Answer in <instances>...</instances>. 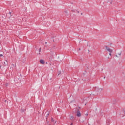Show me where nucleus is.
<instances>
[{"label": "nucleus", "instance_id": "11", "mask_svg": "<svg viewBox=\"0 0 125 125\" xmlns=\"http://www.w3.org/2000/svg\"><path fill=\"white\" fill-rule=\"evenodd\" d=\"M70 125H73V123H71V124H70Z\"/></svg>", "mask_w": 125, "mask_h": 125}, {"label": "nucleus", "instance_id": "2", "mask_svg": "<svg viewBox=\"0 0 125 125\" xmlns=\"http://www.w3.org/2000/svg\"><path fill=\"white\" fill-rule=\"evenodd\" d=\"M40 64H42V65H44V64H45V62H44V60H40Z\"/></svg>", "mask_w": 125, "mask_h": 125}, {"label": "nucleus", "instance_id": "7", "mask_svg": "<svg viewBox=\"0 0 125 125\" xmlns=\"http://www.w3.org/2000/svg\"><path fill=\"white\" fill-rule=\"evenodd\" d=\"M51 122H54V120L52 118H51Z\"/></svg>", "mask_w": 125, "mask_h": 125}, {"label": "nucleus", "instance_id": "13", "mask_svg": "<svg viewBox=\"0 0 125 125\" xmlns=\"http://www.w3.org/2000/svg\"><path fill=\"white\" fill-rule=\"evenodd\" d=\"M4 64H6V62H4Z\"/></svg>", "mask_w": 125, "mask_h": 125}, {"label": "nucleus", "instance_id": "4", "mask_svg": "<svg viewBox=\"0 0 125 125\" xmlns=\"http://www.w3.org/2000/svg\"><path fill=\"white\" fill-rule=\"evenodd\" d=\"M121 54H122V53L121 52H120L119 53H118L117 54V55H116L117 57L118 56H120Z\"/></svg>", "mask_w": 125, "mask_h": 125}, {"label": "nucleus", "instance_id": "5", "mask_svg": "<svg viewBox=\"0 0 125 125\" xmlns=\"http://www.w3.org/2000/svg\"><path fill=\"white\" fill-rule=\"evenodd\" d=\"M3 57V55L2 54H0V57Z\"/></svg>", "mask_w": 125, "mask_h": 125}, {"label": "nucleus", "instance_id": "1", "mask_svg": "<svg viewBox=\"0 0 125 125\" xmlns=\"http://www.w3.org/2000/svg\"><path fill=\"white\" fill-rule=\"evenodd\" d=\"M105 48L108 52H110V53H112V52H113V50L111 49L110 48H109L108 46H106Z\"/></svg>", "mask_w": 125, "mask_h": 125}, {"label": "nucleus", "instance_id": "12", "mask_svg": "<svg viewBox=\"0 0 125 125\" xmlns=\"http://www.w3.org/2000/svg\"><path fill=\"white\" fill-rule=\"evenodd\" d=\"M86 116H88V114H86Z\"/></svg>", "mask_w": 125, "mask_h": 125}, {"label": "nucleus", "instance_id": "3", "mask_svg": "<svg viewBox=\"0 0 125 125\" xmlns=\"http://www.w3.org/2000/svg\"><path fill=\"white\" fill-rule=\"evenodd\" d=\"M77 117H81V114L79 111H77Z\"/></svg>", "mask_w": 125, "mask_h": 125}, {"label": "nucleus", "instance_id": "14", "mask_svg": "<svg viewBox=\"0 0 125 125\" xmlns=\"http://www.w3.org/2000/svg\"><path fill=\"white\" fill-rule=\"evenodd\" d=\"M56 123V122H55V124Z\"/></svg>", "mask_w": 125, "mask_h": 125}, {"label": "nucleus", "instance_id": "9", "mask_svg": "<svg viewBox=\"0 0 125 125\" xmlns=\"http://www.w3.org/2000/svg\"><path fill=\"white\" fill-rule=\"evenodd\" d=\"M71 120H73V119H74V117L73 116H71Z\"/></svg>", "mask_w": 125, "mask_h": 125}, {"label": "nucleus", "instance_id": "10", "mask_svg": "<svg viewBox=\"0 0 125 125\" xmlns=\"http://www.w3.org/2000/svg\"><path fill=\"white\" fill-rule=\"evenodd\" d=\"M109 55L111 56V55H112V54H111V53H110Z\"/></svg>", "mask_w": 125, "mask_h": 125}, {"label": "nucleus", "instance_id": "8", "mask_svg": "<svg viewBox=\"0 0 125 125\" xmlns=\"http://www.w3.org/2000/svg\"><path fill=\"white\" fill-rule=\"evenodd\" d=\"M42 50V49L40 48H39V52H41V51Z\"/></svg>", "mask_w": 125, "mask_h": 125}, {"label": "nucleus", "instance_id": "6", "mask_svg": "<svg viewBox=\"0 0 125 125\" xmlns=\"http://www.w3.org/2000/svg\"><path fill=\"white\" fill-rule=\"evenodd\" d=\"M45 114L47 115V116H48L49 115V113H48V112H46Z\"/></svg>", "mask_w": 125, "mask_h": 125}]
</instances>
